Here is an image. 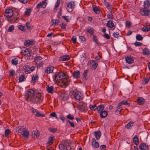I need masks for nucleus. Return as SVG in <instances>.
I'll return each instance as SVG.
<instances>
[{"label":"nucleus","instance_id":"1","mask_svg":"<svg viewBox=\"0 0 150 150\" xmlns=\"http://www.w3.org/2000/svg\"><path fill=\"white\" fill-rule=\"evenodd\" d=\"M67 75L61 71L57 72L53 77V80L56 83H60L62 85L67 86L69 84V79L67 78Z\"/></svg>","mask_w":150,"mask_h":150},{"label":"nucleus","instance_id":"2","mask_svg":"<svg viewBox=\"0 0 150 150\" xmlns=\"http://www.w3.org/2000/svg\"><path fill=\"white\" fill-rule=\"evenodd\" d=\"M25 97L26 100L33 103L35 98L34 91L31 89L28 90L25 92Z\"/></svg>","mask_w":150,"mask_h":150},{"label":"nucleus","instance_id":"3","mask_svg":"<svg viewBox=\"0 0 150 150\" xmlns=\"http://www.w3.org/2000/svg\"><path fill=\"white\" fill-rule=\"evenodd\" d=\"M66 5L67 6L66 9L69 12H71L72 11L76 6L75 2L72 1L67 3L66 4Z\"/></svg>","mask_w":150,"mask_h":150},{"label":"nucleus","instance_id":"4","mask_svg":"<svg viewBox=\"0 0 150 150\" xmlns=\"http://www.w3.org/2000/svg\"><path fill=\"white\" fill-rule=\"evenodd\" d=\"M43 99V95L40 93H38L36 95L35 97L34 103L38 104L41 103Z\"/></svg>","mask_w":150,"mask_h":150},{"label":"nucleus","instance_id":"5","mask_svg":"<svg viewBox=\"0 0 150 150\" xmlns=\"http://www.w3.org/2000/svg\"><path fill=\"white\" fill-rule=\"evenodd\" d=\"M42 59V58L40 56H37L34 58V61L36 64L39 67H41L43 64Z\"/></svg>","mask_w":150,"mask_h":150},{"label":"nucleus","instance_id":"6","mask_svg":"<svg viewBox=\"0 0 150 150\" xmlns=\"http://www.w3.org/2000/svg\"><path fill=\"white\" fill-rule=\"evenodd\" d=\"M13 15V11L10 9H7L6 10L4 16L7 18H11Z\"/></svg>","mask_w":150,"mask_h":150},{"label":"nucleus","instance_id":"7","mask_svg":"<svg viewBox=\"0 0 150 150\" xmlns=\"http://www.w3.org/2000/svg\"><path fill=\"white\" fill-rule=\"evenodd\" d=\"M35 43V40L33 39H30L25 40L24 41V44L26 47H28L30 45H33Z\"/></svg>","mask_w":150,"mask_h":150},{"label":"nucleus","instance_id":"8","mask_svg":"<svg viewBox=\"0 0 150 150\" xmlns=\"http://www.w3.org/2000/svg\"><path fill=\"white\" fill-rule=\"evenodd\" d=\"M74 97L76 99L79 100L82 99L83 97V93L77 91L74 93Z\"/></svg>","mask_w":150,"mask_h":150},{"label":"nucleus","instance_id":"9","mask_svg":"<svg viewBox=\"0 0 150 150\" xmlns=\"http://www.w3.org/2000/svg\"><path fill=\"white\" fill-rule=\"evenodd\" d=\"M141 14L144 16L150 15V10H146L144 8L141 9L140 10Z\"/></svg>","mask_w":150,"mask_h":150},{"label":"nucleus","instance_id":"10","mask_svg":"<svg viewBox=\"0 0 150 150\" xmlns=\"http://www.w3.org/2000/svg\"><path fill=\"white\" fill-rule=\"evenodd\" d=\"M80 110L81 111L86 112L87 110V108L86 104L82 103H81L79 105Z\"/></svg>","mask_w":150,"mask_h":150},{"label":"nucleus","instance_id":"11","mask_svg":"<svg viewBox=\"0 0 150 150\" xmlns=\"http://www.w3.org/2000/svg\"><path fill=\"white\" fill-rule=\"evenodd\" d=\"M54 67L52 66H49L45 68V71L46 73L49 74L52 73L54 70Z\"/></svg>","mask_w":150,"mask_h":150},{"label":"nucleus","instance_id":"12","mask_svg":"<svg viewBox=\"0 0 150 150\" xmlns=\"http://www.w3.org/2000/svg\"><path fill=\"white\" fill-rule=\"evenodd\" d=\"M125 60L126 62L129 64H132L134 62L133 57L130 55L127 56L125 57Z\"/></svg>","mask_w":150,"mask_h":150},{"label":"nucleus","instance_id":"13","mask_svg":"<svg viewBox=\"0 0 150 150\" xmlns=\"http://www.w3.org/2000/svg\"><path fill=\"white\" fill-rule=\"evenodd\" d=\"M106 24V26L110 28L114 29L115 28L114 23L112 21H108L107 22Z\"/></svg>","mask_w":150,"mask_h":150},{"label":"nucleus","instance_id":"14","mask_svg":"<svg viewBox=\"0 0 150 150\" xmlns=\"http://www.w3.org/2000/svg\"><path fill=\"white\" fill-rule=\"evenodd\" d=\"M139 148L141 150H147L149 147L146 143H142L139 145Z\"/></svg>","mask_w":150,"mask_h":150},{"label":"nucleus","instance_id":"15","mask_svg":"<svg viewBox=\"0 0 150 150\" xmlns=\"http://www.w3.org/2000/svg\"><path fill=\"white\" fill-rule=\"evenodd\" d=\"M40 135V133L37 130L33 131L32 132V136L33 137L37 138Z\"/></svg>","mask_w":150,"mask_h":150},{"label":"nucleus","instance_id":"16","mask_svg":"<svg viewBox=\"0 0 150 150\" xmlns=\"http://www.w3.org/2000/svg\"><path fill=\"white\" fill-rule=\"evenodd\" d=\"M92 145L93 148H98L99 146L98 143L96 142L95 139H92Z\"/></svg>","mask_w":150,"mask_h":150},{"label":"nucleus","instance_id":"17","mask_svg":"<svg viewBox=\"0 0 150 150\" xmlns=\"http://www.w3.org/2000/svg\"><path fill=\"white\" fill-rule=\"evenodd\" d=\"M25 129H26L25 128L21 126L17 127L16 130L17 132L21 134Z\"/></svg>","mask_w":150,"mask_h":150},{"label":"nucleus","instance_id":"18","mask_svg":"<svg viewBox=\"0 0 150 150\" xmlns=\"http://www.w3.org/2000/svg\"><path fill=\"white\" fill-rule=\"evenodd\" d=\"M70 59L69 56L66 55L62 56L60 57V60L61 61H65L69 60Z\"/></svg>","mask_w":150,"mask_h":150},{"label":"nucleus","instance_id":"19","mask_svg":"<svg viewBox=\"0 0 150 150\" xmlns=\"http://www.w3.org/2000/svg\"><path fill=\"white\" fill-rule=\"evenodd\" d=\"M80 76V73L79 71H76L73 73V76L74 78L77 79L79 78Z\"/></svg>","mask_w":150,"mask_h":150},{"label":"nucleus","instance_id":"20","mask_svg":"<svg viewBox=\"0 0 150 150\" xmlns=\"http://www.w3.org/2000/svg\"><path fill=\"white\" fill-rule=\"evenodd\" d=\"M86 30L87 32L90 33L91 35H93L94 32V30L93 28L90 27H87Z\"/></svg>","mask_w":150,"mask_h":150},{"label":"nucleus","instance_id":"21","mask_svg":"<svg viewBox=\"0 0 150 150\" xmlns=\"http://www.w3.org/2000/svg\"><path fill=\"white\" fill-rule=\"evenodd\" d=\"M91 64L92 69L95 70L96 69L98 66V64L95 61L92 60L90 62Z\"/></svg>","mask_w":150,"mask_h":150},{"label":"nucleus","instance_id":"22","mask_svg":"<svg viewBox=\"0 0 150 150\" xmlns=\"http://www.w3.org/2000/svg\"><path fill=\"white\" fill-rule=\"evenodd\" d=\"M38 74H36L33 75L32 77L31 80V82L33 83H34L37 82L38 79Z\"/></svg>","mask_w":150,"mask_h":150},{"label":"nucleus","instance_id":"23","mask_svg":"<svg viewBox=\"0 0 150 150\" xmlns=\"http://www.w3.org/2000/svg\"><path fill=\"white\" fill-rule=\"evenodd\" d=\"M145 102V100L142 97L139 98L137 100V103L140 105L144 104Z\"/></svg>","mask_w":150,"mask_h":150},{"label":"nucleus","instance_id":"24","mask_svg":"<svg viewBox=\"0 0 150 150\" xmlns=\"http://www.w3.org/2000/svg\"><path fill=\"white\" fill-rule=\"evenodd\" d=\"M23 69L24 72L26 74L30 73V66L28 65H26L23 67Z\"/></svg>","mask_w":150,"mask_h":150},{"label":"nucleus","instance_id":"25","mask_svg":"<svg viewBox=\"0 0 150 150\" xmlns=\"http://www.w3.org/2000/svg\"><path fill=\"white\" fill-rule=\"evenodd\" d=\"M47 91L48 92L51 93H52L54 92V87L52 86H49L47 87Z\"/></svg>","mask_w":150,"mask_h":150},{"label":"nucleus","instance_id":"26","mask_svg":"<svg viewBox=\"0 0 150 150\" xmlns=\"http://www.w3.org/2000/svg\"><path fill=\"white\" fill-rule=\"evenodd\" d=\"M133 142L136 145H138L139 144V139L137 135H135L133 138Z\"/></svg>","mask_w":150,"mask_h":150},{"label":"nucleus","instance_id":"27","mask_svg":"<svg viewBox=\"0 0 150 150\" xmlns=\"http://www.w3.org/2000/svg\"><path fill=\"white\" fill-rule=\"evenodd\" d=\"M23 53L24 55L27 57H29L30 56V52L28 50V49H25L23 52Z\"/></svg>","mask_w":150,"mask_h":150},{"label":"nucleus","instance_id":"28","mask_svg":"<svg viewBox=\"0 0 150 150\" xmlns=\"http://www.w3.org/2000/svg\"><path fill=\"white\" fill-rule=\"evenodd\" d=\"M107 112L105 110H104L100 112V116L101 117L104 118L107 116Z\"/></svg>","mask_w":150,"mask_h":150},{"label":"nucleus","instance_id":"29","mask_svg":"<svg viewBox=\"0 0 150 150\" xmlns=\"http://www.w3.org/2000/svg\"><path fill=\"white\" fill-rule=\"evenodd\" d=\"M21 134H22L25 138H27L29 136V133L28 131L25 129Z\"/></svg>","mask_w":150,"mask_h":150},{"label":"nucleus","instance_id":"30","mask_svg":"<svg viewBox=\"0 0 150 150\" xmlns=\"http://www.w3.org/2000/svg\"><path fill=\"white\" fill-rule=\"evenodd\" d=\"M121 103H119L117 107V109L115 110V112L120 113L122 110V107Z\"/></svg>","mask_w":150,"mask_h":150},{"label":"nucleus","instance_id":"31","mask_svg":"<svg viewBox=\"0 0 150 150\" xmlns=\"http://www.w3.org/2000/svg\"><path fill=\"white\" fill-rule=\"evenodd\" d=\"M94 134L96 137V139L98 140L100 138L101 135V133L100 131L95 132Z\"/></svg>","mask_w":150,"mask_h":150},{"label":"nucleus","instance_id":"32","mask_svg":"<svg viewBox=\"0 0 150 150\" xmlns=\"http://www.w3.org/2000/svg\"><path fill=\"white\" fill-rule=\"evenodd\" d=\"M105 5L108 9L110 10H112L113 8L112 5L108 2H106L105 3Z\"/></svg>","mask_w":150,"mask_h":150},{"label":"nucleus","instance_id":"33","mask_svg":"<svg viewBox=\"0 0 150 150\" xmlns=\"http://www.w3.org/2000/svg\"><path fill=\"white\" fill-rule=\"evenodd\" d=\"M150 5V2L148 1H146L144 2V9L148 8Z\"/></svg>","mask_w":150,"mask_h":150},{"label":"nucleus","instance_id":"34","mask_svg":"<svg viewBox=\"0 0 150 150\" xmlns=\"http://www.w3.org/2000/svg\"><path fill=\"white\" fill-rule=\"evenodd\" d=\"M134 123V122L130 121L125 125V127L127 129H130L133 126Z\"/></svg>","mask_w":150,"mask_h":150},{"label":"nucleus","instance_id":"35","mask_svg":"<svg viewBox=\"0 0 150 150\" xmlns=\"http://www.w3.org/2000/svg\"><path fill=\"white\" fill-rule=\"evenodd\" d=\"M93 10L96 14H98L100 13V11L97 6L95 5L93 6Z\"/></svg>","mask_w":150,"mask_h":150},{"label":"nucleus","instance_id":"36","mask_svg":"<svg viewBox=\"0 0 150 150\" xmlns=\"http://www.w3.org/2000/svg\"><path fill=\"white\" fill-rule=\"evenodd\" d=\"M31 9L30 8H28L26 9L25 13L24 15L26 16H29L30 14V12Z\"/></svg>","mask_w":150,"mask_h":150},{"label":"nucleus","instance_id":"37","mask_svg":"<svg viewBox=\"0 0 150 150\" xmlns=\"http://www.w3.org/2000/svg\"><path fill=\"white\" fill-rule=\"evenodd\" d=\"M150 29V27L149 25L144 26L142 28V30L144 32H147L149 31Z\"/></svg>","mask_w":150,"mask_h":150},{"label":"nucleus","instance_id":"38","mask_svg":"<svg viewBox=\"0 0 150 150\" xmlns=\"http://www.w3.org/2000/svg\"><path fill=\"white\" fill-rule=\"evenodd\" d=\"M104 109V106L103 105H100L98 106L97 109V111L99 112L103 111Z\"/></svg>","mask_w":150,"mask_h":150},{"label":"nucleus","instance_id":"39","mask_svg":"<svg viewBox=\"0 0 150 150\" xmlns=\"http://www.w3.org/2000/svg\"><path fill=\"white\" fill-rule=\"evenodd\" d=\"M54 140V137L51 136L48 139V142L47 143V145L48 146L53 143Z\"/></svg>","mask_w":150,"mask_h":150},{"label":"nucleus","instance_id":"40","mask_svg":"<svg viewBox=\"0 0 150 150\" xmlns=\"http://www.w3.org/2000/svg\"><path fill=\"white\" fill-rule=\"evenodd\" d=\"M59 148L60 150H67L66 146L63 144H60L59 145Z\"/></svg>","mask_w":150,"mask_h":150},{"label":"nucleus","instance_id":"41","mask_svg":"<svg viewBox=\"0 0 150 150\" xmlns=\"http://www.w3.org/2000/svg\"><path fill=\"white\" fill-rule=\"evenodd\" d=\"M143 54L150 55V52L147 48H145L143 50Z\"/></svg>","mask_w":150,"mask_h":150},{"label":"nucleus","instance_id":"42","mask_svg":"<svg viewBox=\"0 0 150 150\" xmlns=\"http://www.w3.org/2000/svg\"><path fill=\"white\" fill-rule=\"evenodd\" d=\"M89 108L91 110L94 111L96 110L98 108V107L96 106V104L93 105L90 104Z\"/></svg>","mask_w":150,"mask_h":150},{"label":"nucleus","instance_id":"43","mask_svg":"<svg viewBox=\"0 0 150 150\" xmlns=\"http://www.w3.org/2000/svg\"><path fill=\"white\" fill-rule=\"evenodd\" d=\"M47 4L46 2V0L43 1L41 3V8H44L47 6Z\"/></svg>","mask_w":150,"mask_h":150},{"label":"nucleus","instance_id":"44","mask_svg":"<svg viewBox=\"0 0 150 150\" xmlns=\"http://www.w3.org/2000/svg\"><path fill=\"white\" fill-rule=\"evenodd\" d=\"M34 115L37 117H44L45 116L44 114L40 113L38 111H37V112H36V113H35Z\"/></svg>","mask_w":150,"mask_h":150},{"label":"nucleus","instance_id":"45","mask_svg":"<svg viewBox=\"0 0 150 150\" xmlns=\"http://www.w3.org/2000/svg\"><path fill=\"white\" fill-rule=\"evenodd\" d=\"M18 61L17 59L15 58L11 60V63L13 64L16 65L18 64Z\"/></svg>","mask_w":150,"mask_h":150},{"label":"nucleus","instance_id":"46","mask_svg":"<svg viewBox=\"0 0 150 150\" xmlns=\"http://www.w3.org/2000/svg\"><path fill=\"white\" fill-rule=\"evenodd\" d=\"M25 76L23 75H22L21 76H20L19 80V82H22L25 80Z\"/></svg>","mask_w":150,"mask_h":150},{"label":"nucleus","instance_id":"47","mask_svg":"<svg viewBox=\"0 0 150 150\" xmlns=\"http://www.w3.org/2000/svg\"><path fill=\"white\" fill-rule=\"evenodd\" d=\"M67 118L69 120H73L74 119V117L73 115L69 114L67 116Z\"/></svg>","mask_w":150,"mask_h":150},{"label":"nucleus","instance_id":"48","mask_svg":"<svg viewBox=\"0 0 150 150\" xmlns=\"http://www.w3.org/2000/svg\"><path fill=\"white\" fill-rule=\"evenodd\" d=\"M11 132V131L9 129H6L5 132V136L6 137H7L9 134Z\"/></svg>","mask_w":150,"mask_h":150},{"label":"nucleus","instance_id":"49","mask_svg":"<svg viewBox=\"0 0 150 150\" xmlns=\"http://www.w3.org/2000/svg\"><path fill=\"white\" fill-rule=\"evenodd\" d=\"M18 28L22 31H25V27L21 25H19L18 26Z\"/></svg>","mask_w":150,"mask_h":150},{"label":"nucleus","instance_id":"50","mask_svg":"<svg viewBox=\"0 0 150 150\" xmlns=\"http://www.w3.org/2000/svg\"><path fill=\"white\" fill-rule=\"evenodd\" d=\"M14 26L11 25L9 27L8 29V31L9 32H11L14 29Z\"/></svg>","mask_w":150,"mask_h":150},{"label":"nucleus","instance_id":"51","mask_svg":"<svg viewBox=\"0 0 150 150\" xmlns=\"http://www.w3.org/2000/svg\"><path fill=\"white\" fill-rule=\"evenodd\" d=\"M62 18L66 21L67 22H69L70 21V19L69 18V16H64L62 17Z\"/></svg>","mask_w":150,"mask_h":150},{"label":"nucleus","instance_id":"52","mask_svg":"<svg viewBox=\"0 0 150 150\" xmlns=\"http://www.w3.org/2000/svg\"><path fill=\"white\" fill-rule=\"evenodd\" d=\"M60 2V1L59 0H57V2H56L54 8L55 9H56L57 7H58L59 5V4Z\"/></svg>","mask_w":150,"mask_h":150},{"label":"nucleus","instance_id":"53","mask_svg":"<svg viewBox=\"0 0 150 150\" xmlns=\"http://www.w3.org/2000/svg\"><path fill=\"white\" fill-rule=\"evenodd\" d=\"M26 25L28 30H31V27L30 25V22L28 21L26 23Z\"/></svg>","mask_w":150,"mask_h":150},{"label":"nucleus","instance_id":"54","mask_svg":"<svg viewBox=\"0 0 150 150\" xmlns=\"http://www.w3.org/2000/svg\"><path fill=\"white\" fill-rule=\"evenodd\" d=\"M121 103V105H129V103H128V102L125 100H124L121 102L120 103Z\"/></svg>","mask_w":150,"mask_h":150},{"label":"nucleus","instance_id":"55","mask_svg":"<svg viewBox=\"0 0 150 150\" xmlns=\"http://www.w3.org/2000/svg\"><path fill=\"white\" fill-rule=\"evenodd\" d=\"M52 21L53 23V24L54 25H56L59 22V20L56 19L55 20H52Z\"/></svg>","mask_w":150,"mask_h":150},{"label":"nucleus","instance_id":"56","mask_svg":"<svg viewBox=\"0 0 150 150\" xmlns=\"http://www.w3.org/2000/svg\"><path fill=\"white\" fill-rule=\"evenodd\" d=\"M49 130L51 132L55 133L57 131V129L55 128H50L49 129Z\"/></svg>","mask_w":150,"mask_h":150},{"label":"nucleus","instance_id":"57","mask_svg":"<svg viewBox=\"0 0 150 150\" xmlns=\"http://www.w3.org/2000/svg\"><path fill=\"white\" fill-rule=\"evenodd\" d=\"M61 97L64 99H66L68 98V95L67 94H62L61 95Z\"/></svg>","mask_w":150,"mask_h":150},{"label":"nucleus","instance_id":"58","mask_svg":"<svg viewBox=\"0 0 150 150\" xmlns=\"http://www.w3.org/2000/svg\"><path fill=\"white\" fill-rule=\"evenodd\" d=\"M108 18L113 19V16L111 13H109L107 15Z\"/></svg>","mask_w":150,"mask_h":150},{"label":"nucleus","instance_id":"59","mask_svg":"<svg viewBox=\"0 0 150 150\" xmlns=\"http://www.w3.org/2000/svg\"><path fill=\"white\" fill-rule=\"evenodd\" d=\"M9 73L10 76H13L15 74V71L13 69H11L9 71Z\"/></svg>","mask_w":150,"mask_h":150},{"label":"nucleus","instance_id":"60","mask_svg":"<svg viewBox=\"0 0 150 150\" xmlns=\"http://www.w3.org/2000/svg\"><path fill=\"white\" fill-rule=\"evenodd\" d=\"M134 45L136 46H140L142 45V43L139 42H136L134 43Z\"/></svg>","mask_w":150,"mask_h":150},{"label":"nucleus","instance_id":"61","mask_svg":"<svg viewBox=\"0 0 150 150\" xmlns=\"http://www.w3.org/2000/svg\"><path fill=\"white\" fill-rule=\"evenodd\" d=\"M119 33L117 32H114L113 34L114 38H118V37Z\"/></svg>","mask_w":150,"mask_h":150},{"label":"nucleus","instance_id":"62","mask_svg":"<svg viewBox=\"0 0 150 150\" xmlns=\"http://www.w3.org/2000/svg\"><path fill=\"white\" fill-rule=\"evenodd\" d=\"M88 72V70H85L83 72V76L84 77L86 78L87 76V73Z\"/></svg>","mask_w":150,"mask_h":150},{"label":"nucleus","instance_id":"63","mask_svg":"<svg viewBox=\"0 0 150 150\" xmlns=\"http://www.w3.org/2000/svg\"><path fill=\"white\" fill-rule=\"evenodd\" d=\"M67 122H68L69 123L71 127H74V124L73 122L68 120L67 121Z\"/></svg>","mask_w":150,"mask_h":150},{"label":"nucleus","instance_id":"64","mask_svg":"<svg viewBox=\"0 0 150 150\" xmlns=\"http://www.w3.org/2000/svg\"><path fill=\"white\" fill-rule=\"evenodd\" d=\"M125 25L126 26L129 27L131 25V23L130 21H127L125 22Z\"/></svg>","mask_w":150,"mask_h":150}]
</instances>
